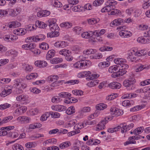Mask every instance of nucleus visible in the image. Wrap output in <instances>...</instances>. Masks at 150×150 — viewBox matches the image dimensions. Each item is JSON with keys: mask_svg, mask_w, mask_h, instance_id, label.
Wrapping results in <instances>:
<instances>
[{"mask_svg": "<svg viewBox=\"0 0 150 150\" xmlns=\"http://www.w3.org/2000/svg\"><path fill=\"white\" fill-rule=\"evenodd\" d=\"M107 3L108 4L103 8L101 10V12L102 13L110 11L112 9H113L115 8V6L117 4L116 1L114 0H110L108 1Z\"/></svg>", "mask_w": 150, "mask_h": 150, "instance_id": "nucleus-1", "label": "nucleus"}, {"mask_svg": "<svg viewBox=\"0 0 150 150\" xmlns=\"http://www.w3.org/2000/svg\"><path fill=\"white\" fill-rule=\"evenodd\" d=\"M135 79L133 78H129L125 80L123 82V85L128 89L133 90L134 88L133 84L135 83Z\"/></svg>", "mask_w": 150, "mask_h": 150, "instance_id": "nucleus-2", "label": "nucleus"}, {"mask_svg": "<svg viewBox=\"0 0 150 150\" xmlns=\"http://www.w3.org/2000/svg\"><path fill=\"white\" fill-rule=\"evenodd\" d=\"M69 95L67 93L64 92H61L59 94V96H55L52 97V101L54 103H58L62 100L61 98H65L69 96Z\"/></svg>", "mask_w": 150, "mask_h": 150, "instance_id": "nucleus-3", "label": "nucleus"}, {"mask_svg": "<svg viewBox=\"0 0 150 150\" xmlns=\"http://www.w3.org/2000/svg\"><path fill=\"white\" fill-rule=\"evenodd\" d=\"M119 67L117 65H114L110 67L108 69L109 72L111 73H113L111 75L112 77L115 78L117 77V74L119 70Z\"/></svg>", "mask_w": 150, "mask_h": 150, "instance_id": "nucleus-4", "label": "nucleus"}, {"mask_svg": "<svg viewBox=\"0 0 150 150\" xmlns=\"http://www.w3.org/2000/svg\"><path fill=\"white\" fill-rule=\"evenodd\" d=\"M107 119H109V118L108 117L105 118L98 123L97 127V129L99 130H101L105 128V125L108 122Z\"/></svg>", "mask_w": 150, "mask_h": 150, "instance_id": "nucleus-5", "label": "nucleus"}, {"mask_svg": "<svg viewBox=\"0 0 150 150\" xmlns=\"http://www.w3.org/2000/svg\"><path fill=\"white\" fill-rule=\"evenodd\" d=\"M110 110L111 114L117 116L122 115L123 114L121 110L118 108H111Z\"/></svg>", "mask_w": 150, "mask_h": 150, "instance_id": "nucleus-6", "label": "nucleus"}, {"mask_svg": "<svg viewBox=\"0 0 150 150\" xmlns=\"http://www.w3.org/2000/svg\"><path fill=\"white\" fill-rule=\"evenodd\" d=\"M20 11L18 8H16L14 10L12 9H10L8 10V14L9 16L12 17L16 16L18 14Z\"/></svg>", "mask_w": 150, "mask_h": 150, "instance_id": "nucleus-7", "label": "nucleus"}, {"mask_svg": "<svg viewBox=\"0 0 150 150\" xmlns=\"http://www.w3.org/2000/svg\"><path fill=\"white\" fill-rule=\"evenodd\" d=\"M17 120L21 123H27L30 121V119L26 116H22L18 117Z\"/></svg>", "mask_w": 150, "mask_h": 150, "instance_id": "nucleus-8", "label": "nucleus"}, {"mask_svg": "<svg viewBox=\"0 0 150 150\" xmlns=\"http://www.w3.org/2000/svg\"><path fill=\"white\" fill-rule=\"evenodd\" d=\"M124 23L123 20L121 18H118L114 20L110 23V25L112 26H117L122 25Z\"/></svg>", "mask_w": 150, "mask_h": 150, "instance_id": "nucleus-9", "label": "nucleus"}, {"mask_svg": "<svg viewBox=\"0 0 150 150\" xmlns=\"http://www.w3.org/2000/svg\"><path fill=\"white\" fill-rule=\"evenodd\" d=\"M52 108L53 110L60 112L65 111L66 110L67 108L64 106L58 105H57L52 106Z\"/></svg>", "mask_w": 150, "mask_h": 150, "instance_id": "nucleus-10", "label": "nucleus"}, {"mask_svg": "<svg viewBox=\"0 0 150 150\" xmlns=\"http://www.w3.org/2000/svg\"><path fill=\"white\" fill-rule=\"evenodd\" d=\"M109 86L112 89H117L121 87V84L119 83L113 82L109 84Z\"/></svg>", "mask_w": 150, "mask_h": 150, "instance_id": "nucleus-11", "label": "nucleus"}, {"mask_svg": "<svg viewBox=\"0 0 150 150\" xmlns=\"http://www.w3.org/2000/svg\"><path fill=\"white\" fill-rule=\"evenodd\" d=\"M126 127L127 124L125 122L122 124H121L120 125L117 126L118 131L121 129V132L122 133L127 132V130H126Z\"/></svg>", "mask_w": 150, "mask_h": 150, "instance_id": "nucleus-12", "label": "nucleus"}, {"mask_svg": "<svg viewBox=\"0 0 150 150\" xmlns=\"http://www.w3.org/2000/svg\"><path fill=\"white\" fill-rule=\"evenodd\" d=\"M65 93H68L69 94V96H68L65 98H67L68 99V100H65V102L66 103H67V104H69L70 103H75L78 101V100L76 99L75 98L71 97V94L67 92Z\"/></svg>", "mask_w": 150, "mask_h": 150, "instance_id": "nucleus-13", "label": "nucleus"}, {"mask_svg": "<svg viewBox=\"0 0 150 150\" xmlns=\"http://www.w3.org/2000/svg\"><path fill=\"white\" fill-rule=\"evenodd\" d=\"M40 38H39V36H33L28 38L25 39V41L27 42H37L40 40Z\"/></svg>", "mask_w": 150, "mask_h": 150, "instance_id": "nucleus-14", "label": "nucleus"}, {"mask_svg": "<svg viewBox=\"0 0 150 150\" xmlns=\"http://www.w3.org/2000/svg\"><path fill=\"white\" fill-rule=\"evenodd\" d=\"M20 25V23L17 21L11 22L8 24V26L10 28L18 27Z\"/></svg>", "mask_w": 150, "mask_h": 150, "instance_id": "nucleus-15", "label": "nucleus"}, {"mask_svg": "<svg viewBox=\"0 0 150 150\" xmlns=\"http://www.w3.org/2000/svg\"><path fill=\"white\" fill-rule=\"evenodd\" d=\"M105 32V30L104 29H102L100 31L99 30H95L93 32L92 34H93V35L98 37L103 35L104 34Z\"/></svg>", "mask_w": 150, "mask_h": 150, "instance_id": "nucleus-16", "label": "nucleus"}, {"mask_svg": "<svg viewBox=\"0 0 150 150\" xmlns=\"http://www.w3.org/2000/svg\"><path fill=\"white\" fill-rule=\"evenodd\" d=\"M28 98V97L27 95L22 94L17 96L16 99L18 101H23L27 100Z\"/></svg>", "mask_w": 150, "mask_h": 150, "instance_id": "nucleus-17", "label": "nucleus"}, {"mask_svg": "<svg viewBox=\"0 0 150 150\" xmlns=\"http://www.w3.org/2000/svg\"><path fill=\"white\" fill-rule=\"evenodd\" d=\"M114 62L115 64H119L121 66L123 64L126 62V59L122 58H117L114 60Z\"/></svg>", "mask_w": 150, "mask_h": 150, "instance_id": "nucleus-18", "label": "nucleus"}, {"mask_svg": "<svg viewBox=\"0 0 150 150\" xmlns=\"http://www.w3.org/2000/svg\"><path fill=\"white\" fill-rule=\"evenodd\" d=\"M93 33V32L91 31H90L89 32H84L81 34V36L83 38H88L93 35V34H92Z\"/></svg>", "mask_w": 150, "mask_h": 150, "instance_id": "nucleus-19", "label": "nucleus"}, {"mask_svg": "<svg viewBox=\"0 0 150 150\" xmlns=\"http://www.w3.org/2000/svg\"><path fill=\"white\" fill-rule=\"evenodd\" d=\"M51 31V32L47 33V37L52 38L58 36L59 35L58 32L54 30Z\"/></svg>", "mask_w": 150, "mask_h": 150, "instance_id": "nucleus-20", "label": "nucleus"}, {"mask_svg": "<svg viewBox=\"0 0 150 150\" xmlns=\"http://www.w3.org/2000/svg\"><path fill=\"white\" fill-rule=\"evenodd\" d=\"M71 144L69 141L63 142L59 145V147L61 149H64L67 148L70 146Z\"/></svg>", "mask_w": 150, "mask_h": 150, "instance_id": "nucleus-21", "label": "nucleus"}, {"mask_svg": "<svg viewBox=\"0 0 150 150\" xmlns=\"http://www.w3.org/2000/svg\"><path fill=\"white\" fill-rule=\"evenodd\" d=\"M35 24L36 26L40 28H44L47 26V25L44 22L40 21H36Z\"/></svg>", "mask_w": 150, "mask_h": 150, "instance_id": "nucleus-22", "label": "nucleus"}, {"mask_svg": "<svg viewBox=\"0 0 150 150\" xmlns=\"http://www.w3.org/2000/svg\"><path fill=\"white\" fill-rule=\"evenodd\" d=\"M55 51L53 50L48 51L46 55V59L49 60L50 58L54 57L55 55Z\"/></svg>", "mask_w": 150, "mask_h": 150, "instance_id": "nucleus-23", "label": "nucleus"}, {"mask_svg": "<svg viewBox=\"0 0 150 150\" xmlns=\"http://www.w3.org/2000/svg\"><path fill=\"white\" fill-rule=\"evenodd\" d=\"M134 102L131 100H126L122 103V105L124 106H129L133 105Z\"/></svg>", "mask_w": 150, "mask_h": 150, "instance_id": "nucleus-24", "label": "nucleus"}, {"mask_svg": "<svg viewBox=\"0 0 150 150\" xmlns=\"http://www.w3.org/2000/svg\"><path fill=\"white\" fill-rule=\"evenodd\" d=\"M13 118L12 116L6 117L3 118V120L0 122V124H2L4 123H6L9 122Z\"/></svg>", "mask_w": 150, "mask_h": 150, "instance_id": "nucleus-25", "label": "nucleus"}, {"mask_svg": "<svg viewBox=\"0 0 150 150\" xmlns=\"http://www.w3.org/2000/svg\"><path fill=\"white\" fill-rule=\"evenodd\" d=\"M38 76V74L36 73H31L29 75H27L26 76V79L27 80H30L34 79L36 78Z\"/></svg>", "mask_w": 150, "mask_h": 150, "instance_id": "nucleus-26", "label": "nucleus"}, {"mask_svg": "<svg viewBox=\"0 0 150 150\" xmlns=\"http://www.w3.org/2000/svg\"><path fill=\"white\" fill-rule=\"evenodd\" d=\"M91 72L90 71H87L86 76H88L89 79L91 80H93L94 79H96L99 76V75L98 74H92L91 75Z\"/></svg>", "mask_w": 150, "mask_h": 150, "instance_id": "nucleus-27", "label": "nucleus"}, {"mask_svg": "<svg viewBox=\"0 0 150 150\" xmlns=\"http://www.w3.org/2000/svg\"><path fill=\"white\" fill-rule=\"evenodd\" d=\"M147 54L146 52L144 50H141L140 51H137L134 53V55L135 56H137L138 57L144 56Z\"/></svg>", "mask_w": 150, "mask_h": 150, "instance_id": "nucleus-28", "label": "nucleus"}, {"mask_svg": "<svg viewBox=\"0 0 150 150\" xmlns=\"http://www.w3.org/2000/svg\"><path fill=\"white\" fill-rule=\"evenodd\" d=\"M75 112V108L74 106L69 107L67 110L66 112L68 115H71L74 113Z\"/></svg>", "mask_w": 150, "mask_h": 150, "instance_id": "nucleus-29", "label": "nucleus"}, {"mask_svg": "<svg viewBox=\"0 0 150 150\" xmlns=\"http://www.w3.org/2000/svg\"><path fill=\"white\" fill-rule=\"evenodd\" d=\"M62 59L59 58H54L50 60L51 63L53 64H57L62 61Z\"/></svg>", "mask_w": 150, "mask_h": 150, "instance_id": "nucleus-30", "label": "nucleus"}, {"mask_svg": "<svg viewBox=\"0 0 150 150\" xmlns=\"http://www.w3.org/2000/svg\"><path fill=\"white\" fill-rule=\"evenodd\" d=\"M144 129L143 127L137 128L133 131V134L136 135L140 134L143 132Z\"/></svg>", "mask_w": 150, "mask_h": 150, "instance_id": "nucleus-31", "label": "nucleus"}, {"mask_svg": "<svg viewBox=\"0 0 150 150\" xmlns=\"http://www.w3.org/2000/svg\"><path fill=\"white\" fill-rule=\"evenodd\" d=\"M149 39L147 38L146 40L143 37H141L138 38L137 41L138 42L142 44H145L148 42Z\"/></svg>", "mask_w": 150, "mask_h": 150, "instance_id": "nucleus-32", "label": "nucleus"}, {"mask_svg": "<svg viewBox=\"0 0 150 150\" xmlns=\"http://www.w3.org/2000/svg\"><path fill=\"white\" fill-rule=\"evenodd\" d=\"M80 62V66L81 69H83L85 68L86 66L88 64H89V61L88 60H86V61H79Z\"/></svg>", "mask_w": 150, "mask_h": 150, "instance_id": "nucleus-33", "label": "nucleus"}, {"mask_svg": "<svg viewBox=\"0 0 150 150\" xmlns=\"http://www.w3.org/2000/svg\"><path fill=\"white\" fill-rule=\"evenodd\" d=\"M49 112L52 117L54 118H59L60 116V114L57 112L51 111Z\"/></svg>", "mask_w": 150, "mask_h": 150, "instance_id": "nucleus-34", "label": "nucleus"}, {"mask_svg": "<svg viewBox=\"0 0 150 150\" xmlns=\"http://www.w3.org/2000/svg\"><path fill=\"white\" fill-rule=\"evenodd\" d=\"M50 113L49 112H47L43 114L40 118V120L42 121H44L47 120L50 116Z\"/></svg>", "mask_w": 150, "mask_h": 150, "instance_id": "nucleus-35", "label": "nucleus"}, {"mask_svg": "<svg viewBox=\"0 0 150 150\" xmlns=\"http://www.w3.org/2000/svg\"><path fill=\"white\" fill-rule=\"evenodd\" d=\"M13 150H24L23 148L20 144H15L12 147Z\"/></svg>", "mask_w": 150, "mask_h": 150, "instance_id": "nucleus-36", "label": "nucleus"}, {"mask_svg": "<svg viewBox=\"0 0 150 150\" xmlns=\"http://www.w3.org/2000/svg\"><path fill=\"white\" fill-rule=\"evenodd\" d=\"M127 71L122 69L119 68V70L117 73L116 74H117V77L119 76H122L126 73Z\"/></svg>", "mask_w": 150, "mask_h": 150, "instance_id": "nucleus-37", "label": "nucleus"}, {"mask_svg": "<svg viewBox=\"0 0 150 150\" xmlns=\"http://www.w3.org/2000/svg\"><path fill=\"white\" fill-rule=\"evenodd\" d=\"M60 25L62 27H65L68 28L71 26L72 24L70 22H67L61 23Z\"/></svg>", "mask_w": 150, "mask_h": 150, "instance_id": "nucleus-38", "label": "nucleus"}, {"mask_svg": "<svg viewBox=\"0 0 150 150\" xmlns=\"http://www.w3.org/2000/svg\"><path fill=\"white\" fill-rule=\"evenodd\" d=\"M73 31L77 34L79 35L82 32V29L81 28L79 27H75L73 28Z\"/></svg>", "mask_w": 150, "mask_h": 150, "instance_id": "nucleus-39", "label": "nucleus"}, {"mask_svg": "<svg viewBox=\"0 0 150 150\" xmlns=\"http://www.w3.org/2000/svg\"><path fill=\"white\" fill-rule=\"evenodd\" d=\"M40 47L42 50H47L49 48V45L46 43L42 42L40 45Z\"/></svg>", "mask_w": 150, "mask_h": 150, "instance_id": "nucleus-40", "label": "nucleus"}, {"mask_svg": "<svg viewBox=\"0 0 150 150\" xmlns=\"http://www.w3.org/2000/svg\"><path fill=\"white\" fill-rule=\"evenodd\" d=\"M35 145L36 144L35 142H29L26 143L25 144V146L28 149H30L32 147H35Z\"/></svg>", "mask_w": 150, "mask_h": 150, "instance_id": "nucleus-41", "label": "nucleus"}, {"mask_svg": "<svg viewBox=\"0 0 150 150\" xmlns=\"http://www.w3.org/2000/svg\"><path fill=\"white\" fill-rule=\"evenodd\" d=\"M95 51L92 49H89L84 50L83 53L84 54H90L95 53Z\"/></svg>", "mask_w": 150, "mask_h": 150, "instance_id": "nucleus-42", "label": "nucleus"}, {"mask_svg": "<svg viewBox=\"0 0 150 150\" xmlns=\"http://www.w3.org/2000/svg\"><path fill=\"white\" fill-rule=\"evenodd\" d=\"M27 109V107L24 106L21 107L16 109V112H21V111H22V112H25Z\"/></svg>", "mask_w": 150, "mask_h": 150, "instance_id": "nucleus-43", "label": "nucleus"}, {"mask_svg": "<svg viewBox=\"0 0 150 150\" xmlns=\"http://www.w3.org/2000/svg\"><path fill=\"white\" fill-rule=\"evenodd\" d=\"M72 93L73 94L76 95L81 96L83 94V92L81 90H75L72 91Z\"/></svg>", "mask_w": 150, "mask_h": 150, "instance_id": "nucleus-44", "label": "nucleus"}, {"mask_svg": "<svg viewBox=\"0 0 150 150\" xmlns=\"http://www.w3.org/2000/svg\"><path fill=\"white\" fill-rule=\"evenodd\" d=\"M71 51H69L68 50H67L66 49H62L60 50L59 52L60 54H61L62 55L64 56H65L67 55V54L69 53V52H70Z\"/></svg>", "mask_w": 150, "mask_h": 150, "instance_id": "nucleus-45", "label": "nucleus"}, {"mask_svg": "<svg viewBox=\"0 0 150 150\" xmlns=\"http://www.w3.org/2000/svg\"><path fill=\"white\" fill-rule=\"evenodd\" d=\"M63 80L59 81H55L51 84V86L53 87L58 86L59 85V84H62V83H63Z\"/></svg>", "mask_w": 150, "mask_h": 150, "instance_id": "nucleus-46", "label": "nucleus"}, {"mask_svg": "<svg viewBox=\"0 0 150 150\" xmlns=\"http://www.w3.org/2000/svg\"><path fill=\"white\" fill-rule=\"evenodd\" d=\"M83 125L82 123H79L74 126V129H79L83 127Z\"/></svg>", "mask_w": 150, "mask_h": 150, "instance_id": "nucleus-47", "label": "nucleus"}, {"mask_svg": "<svg viewBox=\"0 0 150 150\" xmlns=\"http://www.w3.org/2000/svg\"><path fill=\"white\" fill-rule=\"evenodd\" d=\"M16 31L17 33H17V35L20 34H21V35H24L26 33L27 31L25 29H17Z\"/></svg>", "mask_w": 150, "mask_h": 150, "instance_id": "nucleus-48", "label": "nucleus"}, {"mask_svg": "<svg viewBox=\"0 0 150 150\" xmlns=\"http://www.w3.org/2000/svg\"><path fill=\"white\" fill-rule=\"evenodd\" d=\"M80 132V131L79 130H76L75 131H73L69 132L67 134V135L69 137L72 136L76 134L79 133Z\"/></svg>", "mask_w": 150, "mask_h": 150, "instance_id": "nucleus-49", "label": "nucleus"}, {"mask_svg": "<svg viewBox=\"0 0 150 150\" xmlns=\"http://www.w3.org/2000/svg\"><path fill=\"white\" fill-rule=\"evenodd\" d=\"M150 84V79H147L144 81L141 82L140 83V85L141 86H144L146 85H148Z\"/></svg>", "mask_w": 150, "mask_h": 150, "instance_id": "nucleus-50", "label": "nucleus"}, {"mask_svg": "<svg viewBox=\"0 0 150 150\" xmlns=\"http://www.w3.org/2000/svg\"><path fill=\"white\" fill-rule=\"evenodd\" d=\"M68 52L67 55L65 56V58L67 60L70 61L73 59V57L71 56V52Z\"/></svg>", "mask_w": 150, "mask_h": 150, "instance_id": "nucleus-51", "label": "nucleus"}, {"mask_svg": "<svg viewBox=\"0 0 150 150\" xmlns=\"http://www.w3.org/2000/svg\"><path fill=\"white\" fill-rule=\"evenodd\" d=\"M124 38H127L130 37L132 35V33L129 31L124 30Z\"/></svg>", "mask_w": 150, "mask_h": 150, "instance_id": "nucleus-52", "label": "nucleus"}, {"mask_svg": "<svg viewBox=\"0 0 150 150\" xmlns=\"http://www.w3.org/2000/svg\"><path fill=\"white\" fill-rule=\"evenodd\" d=\"M56 20L54 18H52L49 20V26L50 27L52 26V25H54L57 24L56 23Z\"/></svg>", "mask_w": 150, "mask_h": 150, "instance_id": "nucleus-53", "label": "nucleus"}, {"mask_svg": "<svg viewBox=\"0 0 150 150\" xmlns=\"http://www.w3.org/2000/svg\"><path fill=\"white\" fill-rule=\"evenodd\" d=\"M11 105L8 103L4 104L3 105H0V109L4 110L5 109L8 108Z\"/></svg>", "mask_w": 150, "mask_h": 150, "instance_id": "nucleus-54", "label": "nucleus"}, {"mask_svg": "<svg viewBox=\"0 0 150 150\" xmlns=\"http://www.w3.org/2000/svg\"><path fill=\"white\" fill-rule=\"evenodd\" d=\"M146 68L145 65L140 64L139 66L136 69V71L137 72H139L145 69Z\"/></svg>", "mask_w": 150, "mask_h": 150, "instance_id": "nucleus-55", "label": "nucleus"}, {"mask_svg": "<svg viewBox=\"0 0 150 150\" xmlns=\"http://www.w3.org/2000/svg\"><path fill=\"white\" fill-rule=\"evenodd\" d=\"M134 12L135 13L134 16L135 17H138L139 16H140L142 13L140 9H137L136 10L134 11Z\"/></svg>", "mask_w": 150, "mask_h": 150, "instance_id": "nucleus-56", "label": "nucleus"}, {"mask_svg": "<svg viewBox=\"0 0 150 150\" xmlns=\"http://www.w3.org/2000/svg\"><path fill=\"white\" fill-rule=\"evenodd\" d=\"M8 14V11L4 10H0V17H3Z\"/></svg>", "mask_w": 150, "mask_h": 150, "instance_id": "nucleus-57", "label": "nucleus"}, {"mask_svg": "<svg viewBox=\"0 0 150 150\" xmlns=\"http://www.w3.org/2000/svg\"><path fill=\"white\" fill-rule=\"evenodd\" d=\"M112 11L110 12V14L111 15L118 14L120 12V10L115 9V8L113 9H112Z\"/></svg>", "mask_w": 150, "mask_h": 150, "instance_id": "nucleus-58", "label": "nucleus"}, {"mask_svg": "<svg viewBox=\"0 0 150 150\" xmlns=\"http://www.w3.org/2000/svg\"><path fill=\"white\" fill-rule=\"evenodd\" d=\"M33 69V67L29 65H26L25 68V70L27 72L31 71Z\"/></svg>", "mask_w": 150, "mask_h": 150, "instance_id": "nucleus-59", "label": "nucleus"}, {"mask_svg": "<svg viewBox=\"0 0 150 150\" xmlns=\"http://www.w3.org/2000/svg\"><path fill=\"white\" fill-rule=\"evenodd\" d=\"M28 50H32L33 49H34L36 47V45L35 43H31L30 44H28Z\"/></svg>", "mask_w": 150, "mask_h": 150, "instance_id": "nucleus-60", "label": "nucleus"}, {"mask_svg": "<svg viewBox=\"0 0 150 150\" xmlns=\"http://www.w3.org/2000/svg\"><path fill=\"white\" fill-rule=\"evenodd\" d=\"M90 108L89 107H85L83 108L81 110V113L83 112H88L90 111Z\"/></svg>", "mask_w": 150, "mask_h": 150, "instance_id": "nucleus-61", "label": "nucleus"}, {"mask_svg": "<svg viewBox=\"0 0 150 150\" xmlns=\"http://www.w3.org/2000/svg\"><path fill=\"white\" fill-rule=\"evenodd\" d=\"M81 7L80 6H74L72 8L73 11H80L82 9H81Z\"/></svg>", "mask_w": 150, "mask_h": 150, "instance_id": "nucleus-62", "label": "nucleus"}, {"mask_svg": "<svg viewBox=\"0 0 150 150\" xmlns=\"http://www.w3.org/2000/svg\"><path fill=\"white\" fill-rule=\"evenodd\" d=\"M8 62V60L7 59H1L0 60V66L1 65H4L7 63Z\"/></svg>", "mask_w": 150, "mask_h": 150, "instance_id": "nucleus-63", "label": "nucleus"}, {"mask_svg": "<svg viewBox=\"0 0 150 150\" xmlns=\"http://www.w3.org/2000/svg\"><path fill=\"white\" fill-rule=\"evenodd\" d=\"M150 6V2L149 1L144 3L143 4V8L144 9L147 8Z\"/></svg>", "mask_w": 150, "mask_h": 150, "instance_id": "nucleus-64", "label": "nucleus"}]
</instances>
